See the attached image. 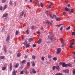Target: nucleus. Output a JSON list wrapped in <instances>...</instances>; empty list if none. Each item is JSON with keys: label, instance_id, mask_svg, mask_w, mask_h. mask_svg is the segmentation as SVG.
Returning a JSON list of instances; mask_svg holds the SVG:
<instances>
[{"label": "nucleus", "instance_id": "1", "mask_svg": "<svg viewBox=\"0 0 75 75\" xmlns=\"http://www.w3.org/2000/svg\"><path fill=\"white\" fill-rule=\"evenodd\" d=\"M60 40L61 43H62V47H64L65 45V43L63 42V39H62V38H60Z\"/></svg>", "mask_w": 75, "mask_h": 75}, {"label": "nucleus", "instance_id": "2", "mask_svg": "<svg viewBox=\"0 0 75 75\" xmlns=\"http://www.w3.org/2000/svg\"><path fill=\"white\" fill-rule=\"evenodd\" d=\"M61 52V49L60 48H59L57 49V54H59V53H60Z\"/></svg>", "mask_w": 75, "mask_h": 75}, {"label": "nucleus", "instance_id": "3", "mask_svg": "<svg viewBox=\"0 0 75 75\" xmlns=\"http://www.w3.org/2000/svg\"><path fill=\"white\" fill-rule=\"evenodd\" d=\"M54 37V35L53 34L50 35L48 36V38L49 39H51V38H53Z\"/></svg>", "mask_w": 75, "mask_h": 75}, {"label": "nucleus", "instance_id": "4", "mask_svg": "<svg viewBox=\"0 0 75 75\" xmlns=\"http://www.w3.org/2000/svg\"><path fill=\"white\" fill-rule=\"evenodd\" d=\"M63 71L64 72H65V73H66L67 74V73H68V72H69V71L68 69H67L66 70H63Z\"/></svg>", "mask_w": 75, "mask_h": 75}, {"label": "nucleus", "instance_id": "5", "mask_svg": "<svg viewBox=\"0 0 75 75\" xmlns=\"http://www.w3.org/2000/svg\"><path fill=\"white\" fill-rule=\"evenodd\" d=\"M74 43H72L69 46V47L70 48H72L74 47Z\"/></svg>", "mask_w": 75, "mask_h": 75}, {"label": "nucleus", "instance_id": "6", "mask_svg": "<svg viewBox=\"0 0 75 75\" xmlns=\"http://www.w3.org/2000/svg\"><path fill=\"white\" fill-rule=\"evenodd\" d=\"M10 71H11L12 69H13V65L12 64L10 63Z\"/></svg>", "mask_w": 75, "mask_h": 75}, {"label": "nucleus", "instance_id": "7", "mask_svg": "<svg viewBox=\"0 0 75 75\" xmlns=\"http://www.w3.org/2000/svg\"><path fill=\"white\" fill-rule=\"evenodd\" d=\"M19 65V64H18V63H17L15 65V68H18V67Z\"/></svg>", "mask_w": 75, "mask_h": 75}, {"label": "nucleus", "instance_id": "8", "mask_svg": "<svg viewBox=\"0 0 75 75\" xmlns=\"http://www.w3.org/2000/svg\"><path fill=\"white\" fill-rule=\"evenodd\" d=\"M62 67H68V64H66L65 63H63Z\"/></svg>", "mask_w": 75, "mask_h": 75}, {"label": "nucleus", "instance_id": "9", "mask_svg": "<svg viewBox=\"0 0 75 75\" xmlns=\"http://www.w3.org/2000/svg\"><path fill=\"white\" fill-rule=\"evenodd\" d=\"M8 16V13H6L4 14L3 16V17H7Z\"/></svg>", "mask_w": 75, "mask_h": 75}, {"label": "nucleus", "instance_id": "10", "mask_svg": "<svg viewBox=\"0 0 75 75\" xmlns=\"http://www.w3.org/2000/svg\"><path fill=\"white\" fill-rule=\"evenodd\" d=\"M10 40V36L8 35L7 36V38L6 39V41H8V40Z\"/></svg>", "mask_w": 75, "mask_h": 75}, {"label": "nucleus", "instance_id": "11", "mask_svg": "<svg viewBox=\"0 0 75 75\" xmlns=\"http://www.w3.org/2000/svg\"><path fill=\"white\" fill-rule=\"evenodd\" d=\"M47 24H50V25H52V23L51 22H50V21H47Z\"/></svg>", "mask_w": 75, "mask_h": 75}, {"label": "nucleus", "instance_id": "12", "mask_svg": "<svg viewBox=\"0 0 75 75\" xmlns=\"http://www.w3.org/2000/svg\"><path fill=\"white\" fill-rule=\"evenodd\" d=\"M59 66H58L56 67V69L58 71H59Z\"/></svg>", "mask_w": 75, "mask_h": 75}, {"label": "nucleus", "instance_id": "13", "mask_svg": "<svg viewBox=\"0 0 75 75\" xmlns=\"http://www.w3.org/2000/svg\"><path fill=\"white\" fill-rule=\"evenodd\" d=\"M16 75V71L14 70L13 71V74L12 75Z\"/></svg>", "mask_w": 75, "mask_h": 75}, {"label": "nucleus", "instance_id": "14", "mask_svg": "<svg viewBox=\"0 0 75 75\" xmlns=\"http://www.w3.org/2000/svg\"><path fill=\"white\" fill-rule=\"evenodd\" d=\"M41 41H42V40L41 39H39L38 42V44H40L41 43Z\"/></svg>", "mask_w": 75, "mask_h": 75}, {"label": "nucleus", "instance_id": "15", "mask_svg": "<svg viewBox=\"0 0 75 75\" xmlns=\"http://www.w3.org/2000/svg\"><path fill=\"white\" fill-rule=\"evenodd\" d=\"M24 45H26L27 44V41H25L23 43Z\"/></svg>", "mask_w": 75, "mask_h": 75}, {"label": "nucleus", "instance_id": "16", "mask_svg": "<svg viewBox=\"0 0 75 75\" xmlns=\"http://www.w3.org/2000/svg\"><path fill=\"white\" fill-rule=\"evenodd\" d=\"M0 58L1 59H5V57L4 56H1L0 57Z\"/></svg>", "mask_w": 75, "mask_h": 75}, {"label": "nucleus", "instance_id": "17", "mask_svg": "<svg viewBox=\"0 0 75 75\" xmlns=\"http://www.w3.org/2000/svg\"><path fill=\"white\" fill-rule=\"evenodd\" d=\"M55 18L56 21H60V19L58 17H56Z\"/></svg>", "mask_w": 75, "mask_h": 75}, {"label": "nucleus", "instance_id": "18", "mask_svg": "<svg viewBox=\"0 0 75 75\" xmlns=\"http://www.w3.org/2000/svg\"><path fill=\"white\" fill-rule=\"evenodd\" d=\"M65 10L66 11H70V9L66 7Z\"/></svg>", "mask_w": 75, "mask_h": 75}, {"label": "nucleus", "instance_id": "19", "mask_svg": "<svg viewBox=\"0 0 75 75\" xmlns=\"http://www.w3.org/2000/svg\"><path fill=\"white\" fill-rule=\"evenodd\" d=\"M69 14H72V13H73V11H74V10L73 9H71L70 10Z\"/></svg>", "mask_w": 75, "mask_h": 75}, {"label": "nucleus", "instance_id": "20", "mask_svg": "<svg viewBox=\"0 0 75 75\" xmlns=\"http://www.w3.org/2000/svg\"><path fill=\"white\" fill-rule=\"evenodd\" d=\"M31 63L32 64V66L33 67H34L35 65L34 62H31Z\"/></svg>", "mask_w": 75, "mask_h": 75}, {"label": "nucleus", "instance_id": "21", "mask_svg": "<svg viewBox=\"0 0 75 75\" xmlns=\"http://www.w3.org/2000/svg\"><path fill=\"white\" fill-rule=\"evenodd\" d=\"M6 69V67H3L2 68V70L3 71H4Z\"/></svg>", "mask_w": 75, "mask_h": 75}, {"label": "nucleus", "instance_id": "22", "mask_svg": "<svg viewBox=\"0 0 75 75\" xmlns=\"http://www.w3.org/2000/svg\"><path fill=\"white\" fill-rule=\"evenodd\" d=\"M32 71L34 74H35V73H36V71H35V69H32Z\"/></svg>", "mask_w": 75, "mask_h": 75}, {"label": "nucleus", "instance_id": "23", "mask_svg": "<svg viewBox=\"0 0 75 75\" xmlns=\"http://www.w3.org/2000/svg\"><path fill=\"white\" fill-rule=\"evenodd\" d=\"M33 40V38H30L29 39V42H30L31 41H32Z\"/></svg>", "mask_w": 75, "mask_h": 75}, {"label": "nucleus", "instance_id": "24", "mask_svg": "<svg viewBox=\"0 0 75 75\" xmlns=\"http://www.w3.org/2000/svg\"><path fill=\"white\" fill-rule=\"evenodd\" d=\"M6 8H7V5H5L3 8V10H5Z\"/></svg>", "mask_w": 75, "mask_h": 75}, {"label": "nucleus", "instance_id": "25", "mask_svg": "<svg viewBox=\"0 0 75 75\" xmlns=\"http://www.w3.org/2000/svg\"><path fill=\"white\" fill-rule=\"evenodd\" d=\"M30 46V44H27L26 45L25 47L26 48H28Z\"/></svg>", "mask_w": 75, "mask_h": 75}, {"label": "nucleus", "instance_id": "26", "mask_svg": "<svg viewBox=\"0 0 75 75\" xmlns=\"http://www.w3.org/2000/svg\"><path fill=\"white\" fill-rule=\"evenodd\" d=\"M27 65L28 67L30 66V62H28L27 63Z\"/></svg>", "mask_w": 75, "mask_h": 75}, {"label": "nucleus", "instance_id": "27", "mask_svg": "<svg viewBox=\"0 0 75 75\" xmlns=\"http://www.w3.org/2000/svg\"><path fill=\"white\" fill-rule=\"evenodd\" d=\"M32 58L33 59H35V56L33 55L32 56Z\"/></svg>", "mask_w": 75, "mask_h": 75}, {"label": "nucleus", "instance_id": "28", "mask_svg": "<svg viewBox=\"0 0 75 75\" xmlns=\"http://www.w3.org/2000/svg\"><path fill=\"white\" fill-rule=\"evenodd\" d=\"M9 4L10 5H11V6H12V5H13V3H12V1H10Z\"/></svg>", "mask_w": 75, "mask_h": 75}, {"label": "nucleus", "instance_id": "29", "mask_svg": "<svg viewBox=\"0 0 75 75\" xmlns=\"http://www.w3.org/2000/svg\"><path fill=\"white\" fill-rule=\"evenodd\" d=\"M4 50L5 52H7V51H6V47H4Z\"/></svg>", "mask_w": 75, "mask_h": 75}, {"label": "nucleus", "instance_id": "30", "mask_svg": "<svg viewBox=\"0 0 75 75\" xmlns=\"http://www.w3.org/2000/svg\"><path fill=\"white\" fill-rule=\"evenodd\" d=\"M24 12H23V11H22V13L21 14V17H23V15H24Z\"/></svg>", "mask_w": 75, "mask_h": 75}, {"label": "nucleus", "instance_id": "31", "mask_svg": "<svg viewBox=\"0 0 75 75\" xmlns=\"http://www.w3.org/2000/svg\"><path fill=\"white\" fill-rule=\"evenodd\" d=\"M26 33L27 34H28L30 33L28 29H27L26 30Z\"/></svg>", "mask_w": 75, "mask_h": 75}, {"label": "nucleus", "instance_id": "32", "mask_svg": "<svg viewBox=\"0 0 75 75\" xmlns=\"http://www.w3.org/2000/svg\"><path fill=\"white\" fill-rule=\"evenodd\" d=\"M17 56L18 57H20L21 56V54L20 53H18L17 54Z\"/></svg>", "mask_w": 75, "mask_h": 75}, {"label": "nucleus", "instance_id": "33", "mask_svg": "<svg viewBox=\"0 0 75 75\" xmlns=\"http://www.w3.org/2000/svg\"><path fill=\"white\" fill-rule=\"evenodd\" d=\"M55 75H62V74L61 73L56 74Z\"/></svg>", "mask_w": 75, "mask_h": 75}, {"label": "nucleus", "instance_id": "34", "mask_svg": "<svg viewBox=\"0 0 75 75\" xmlns=\"http://www.w3.org/2000/svg\"><path fill=\"white\" fill-rule=\"evenodd\" d=\"M18 33H19V32H18V31H16V35H18Z\"/></svg>", "mask_w": 75, "mask_h": 75}, {"label": "nucleus", "instance_id": "35", "mask_svg": "<svg viewBox=\"0 0 75 75\" xmlns=\"http://www.w3.org/2000/svg\"><path fill=\"white\" fill-rule=\"evenodd\" d=\"M68 67H72V65L71 64H67Z\"/></svg>", "mask_w": 75, "mask_h": 75}, {"label": "nucleus", "instance_id": "36", "mask_svg": "<svg viewBox=\"0 0 75 75\" xmlns=\"http://www.w3.org/2000/svg\"><path fill=\"white\" fill-rule=\"evenodd\" d=\"M44 58H45V57H41V59L42 61H44Z\"/></svg>", "mask_w": 75, "mask_h": 75}, {"label": "nucleus", "instance_id": "37", "mask_svg": "<svg viewBox=\"0 0 75 75\" xmlns=\"http://www.w3.org/2000/svg\"><path fill=\"white\" fill-rule=\"evenodd\" d=\"M20 73L21 74H24V71H21Z\"/></svg>", "mask_w": 75, "mask_h": 75}, {"label": "nucleus", "instance_id": "38", "mask_svg": "<svg viewBox=\"0 0 75 75\" xmlns=\"http://www.w3.org/2000/svg\"><path fill=\"white\" fill-rule=\"evenodd\" d=\"M72 35H75V32H73L71 34Z\"/></svg>", "mask_w": 75, "mask_h": 75}, {"label": "nucleus", "instance_id": "39", "mask_svg": "<svg viewBox=\"0 0 75 75\" xmlns=\"http://www.w3.org/2000/svg\"><path fill=\"white\" fill-rule=\"evenodd\" d=\"M25 60H23V61H22V63L23 64V63H25Z\"/></svg>", "mask_w": 75, "mask_h": 75}, {"label": "nucleus", "instance_id": "40", "mask_svg": "<svg viewBox=\"0 0 75 75\" xmlns=\"http://www.w3.org/2000/svg\"><path fill=\"white\" fill-rule=\"evenodd\" d=\"M56 67L55 66H54L53 67H52V69H53V70H54L55 68H56Z\"/></svg>", "mask_w": 75, "mask_h": 75}, {"label": "nucleus", "instance_id": "41", "mask_svg": "<svg viewBox=\"0 0 75 75\" xmlns=\"http://www.w3.org/2000/svg\"><path fill=\"white\" fill-rule=\"evenodd\" d=\"M70 28H71V27L69 26L66 28V30H69Z\"/></svg>", "mask_w": 75, "mask_h": 75}, {"label": "nucleus", "instance_id": "42", "mask_svg": "<svg viewBox=\"0 0 75 75\" xmlns=\"http://www.w3.org/2000/svg\"><path fill=\"white\" fill-rule=\"evenodd\" d=\"M25 38V36L24 35H22V39H23L24 38Z\"/></svg>", "mask_w": 75, "mask_h": 75}, {"label": "nucleus", "instance_id": "43", "mask_svg": "<svg viewBox=\"0 0 75 75\" xmlns=\"http://www.w3.org/2000/svg\"><path fill=\"white\" fill-rule=\"evenodd\" d=\"M52 57V56H51V55H49L48 56V57L49 58H51V57Z\"/></svg>", "mask_w": 75, "mask_h": 75}, {"label": "nucleus", "instance_id": "44", "mask_svg": "<svg viewBox=\"0 0 75 75\" xmlns=\"http://www.w3.org/2000/svg\"><path fill=\"white\" fill-rule=\"evenodd\" d=\"M28 56L27 55H26L25 56L24 58H25V59H26V58H28Z\"/></svg>", "mask_w": 75, "mask_h": 75}, {"label": "nucleus", "instance_id": "45", "mask_svg": "<svg viewBox=\"0 0 75 75\" xmlns=\"http://www.w3.org/2000/svg\"><path fill=\"white\" fill-rule=\"evenodd\" d=\"M45 12L46 14H48V10H45Z\"/></svg>", "mask_w": 75, "mask_h": 75}, {"label": "nucleus", "instance_id": "46", "mask_svg": "<svg viewBox=\"0 0 75 75\" xmlns=\"http://www.w3.org/2000/svg\"><path fill=\"white\" fill-rule=\"evenodd\" d=\"M50 17H51V18H53V17H52V15L50 14Z\"/></svg>", "mask_w": 75, "mask_h": 75}, {"label": "nucleus", "instance_id": "47", "mask_svg": "<svg viewBox=\"0 0 75 75\" xmlns=\"http://www.w3.org/2000/svg\"><path fill=\"white\" fill-rule=\"evenodd\" d=\"M2 1L3 3H5L6 1V0H2Z\"/></svg>", "mask_w": 75, "mask_h": 75}, {"label": "nucleus", "instance_id": "48", "mask_svg": "<svg viewBox=\"0 0 75 75\" xmlns=\"http://www.w3.org/2000/svg\"><path fill=\"white\" fill-rule=\"evenodd\" d=\"M61 25H62V24H60L59 25H57L56 26L57 27H60Z\"/></svg>", "mask_w": 75, "mask_h": 75}, {"label": "nucleus", "instance_id": "49", "mask_svg": "<svg viewBox=\"0 0 75 75\" xmlns=\"http://www.w3.org/2000/svg\"><path fill=\"white\" fill-rule=\"evenodd\" d=\"M0 10H3V7L2 6H0Z\"/></svg>", "mask_w": 75, "mask_h": 75}, {"label": "nucleus", "instance_id": "50", "mask_svg": "<svg viewBox=\"0 0 75 75\" xmlns=\"http://www.w3.org/2000/svg\"><path fill=\"white\" fill-rule=\"evenodd\" d=\"M40 5L42 7H43V4H42V3H41Z\"/></svg>", "mask_w": 75, "mask_h": 75}, {"label": "nucleus", "instance_id": "51", "mask_svg": "<svg viewBox=\"0 0 75 75\" xmlns=\"http://www.w3.org/2000/svg\"><path fill=\"white\" fill-rule=\"evenodd\" d=\"M74 40H75V39H72V40H71L70 41V42H73V41H74Z\"/></svg>", "mask_w": 75, "mask_h": 75}, {"label": "nucleus", "instance_id": "52", "mask_svg": "<svg viewBox=\"0 0 75 75\" xmlns=\"http://www.w3.org/2000/svg\"><path fill=\"white\" fill-rule=\"evenodd\" d=\"M53 60H57V57H54L53 58Z\"/></svg>", "mask_w": 75, "mask_h": 75}, {"label": "nucleus", "instance_id": "53", "mask_svg": "<svg viewBox=\"0 0 75 75\" xmlns=\"http://www.w3.org/2000/svg\"><path fill=\"white\" fill-rule=\"evenodd\" d=\"M66 13H67V12H64L63 13V15H65V14H66Z\"/></svg>", "mask_w": 75, "mask_h": 75}, {"label": "nucleus", "instance_id": "54", "mask_svg": "<svg viewBox=\"0 0 75 75\" xmlns=\"http://www.w3.org/2000/svg\"><path fill=\"white\" fill-rule=\"evenodd\" d=\"M73 73L74 75H75V70H74L73 71Z\"/></svg>", "mask_w": 75, "mask_h": 75}, {"label": "nucleus", "instance_id": "55", "mask_svg": "<svg viewBox=\"0 0 75 75\" xmlns=\"http://www.w3.org/2000/svg\"><path fill=\"white\" fill-rule=\"evenodd\" d=\"M33 47H36V45L35 44H33Z\"/></svg>", "mask_w": 75, "mask_h": 75}, {"label": "nucleus", "instance_id": "56", "mask_svg": "<svg viewBox=\"0 0 75 75\" xmlns=\"http://www.w3.org/2000/svg\"><path fill=\"white\" fill-rule=\"evenodd\" d=\"M31 29H32V30H34V26H32Z\"/></svg>", "mask_w": 75, "mask_h": 75}, {"label": "nucleus", "instance_id": "57", "mask_svg": "<svg viewBox=\"0 0 75 75\" xmlns=\"http://www.w3.org/2000/svg\"><path fill=\"white\" fill-rule=\"evenodd\" d=\"M53 17H54V18H56V15H53Z\"/></svg>", "mask_w": 75, "mask_h": 75}, {"label": "nucleus", "instance_id": "58", "mask_svg": "<svg viewBox=\"0 0 75 75\" xmlns=\"http://www.w3.org/2000/svg\"><path fill=\"white\" fill-rule=\"evenodd\" d=\"M36 33H37V34H40V32H38V31H37Z\"/></svg>", "mask_w": 75, "mask_h": 75}, {"label": "nucleus", "instance_id": "59", "mask_svg": "<svg viewBox=\"0 0 75 75\" xmlns=\"http://www.w3.org/2000/svg\"><path fill=\"white\" fill-rule=\"evenodd\" d=\"M49 7L50 8H51V5H49Z\"/></svg>", "mask_w": 75, "mask_h": 75}, {"label": "nucleus", "instance_id": "60", "mask_svg": "<svg viewBox=\"0 0 75 75\" xmlns=\"http://www.w3.org/2000/svg\"><path fill=\"white\" fill-rule=\"evenodd\" d=\"M62 28H63L62 27H61L60 29V30H61V31H62Z\"/></svg>", "mask_w": 75, "mask_h": 75}, {"label": "nucleus", "instance_id": "61", "mask_svg": "<svg viewBox=\"0 0 75 75\" xmlns=\"http://www.w3.org/2000/svg\"><path fill=\"white\" fill-rule=\"evenodd\" d=\"M21 17V15H20L19 17V18H22V17Z\"/></svg>", "mask_w": 75, "mask_h": 75}, {"label": "nucleus", "instance_id": "62", "mask_svg": "<svg viewBox=\"0 0 75 75\" xmlns=\"http://www.w3.org/2000/svg\"><path fill=\"white\" fill-rule=\"evenodd\" d=\"M40 29H41V30H43V28L42 27H40Z\"/></svg>", "mask_w": 75, "mask_h": 75}, {"label": "nucleus", "instance_id": "63", "mask_svg": "<svg viewBox=\"0 0 75 75\" xmlns=\"http://www.w3.org/2000/svg\"><path fill=\"white\" fill-rule=\"evenodd\" d=\"M73 54L74 55H75V51L73 52Z\"/></svg>", "mask_w": 75, "mask_h": 75}, {"label": "nucleus", "instance_id": "64", "mask_svg": "<svg viewBox=\"0 0 75 75\" xmlns=\"http://www.w3.org/2000/svg\"><path fill=\"white\" fill-rule=\"evenodd\" d=\"M51 41H52V42H54V40L53 39H52Z\"/></svg>", "mask_w": 75, "mask_h": 75}]
</instances>
